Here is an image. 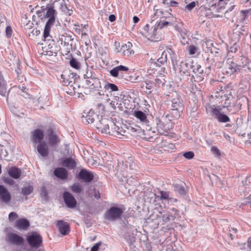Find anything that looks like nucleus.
I'll return each instance as SVG.
<instances>
[{
  "instance_id": "nucleus-11",
  "label": "nucleus",
  "mask_w": 251,
  "mask_h": 251,
  "mask_svg": "<svg viewBox=\"0 0 251 251\" xmlns=\"http://www.w3.org/2000/svg\"><path fill=\"white\" fill-rule=\"evenodd\" d=\"M47 137L49 145L51 147H55L60 142L59 138L54 133L52 128H49L47 130Z\"/></svg>"
},
{
  "instance_id": "nucleus-19",
  "label": "nucleus",
  "mask_w": 251,
  "mask_h": 251,
  "mask_svg": "<svg viewBox=\"0 0 251 251\" xmlns=\"http://www.w3.org/2000/svg\"><path fill=\"white\" fill-rule=\"evenodd\" d=\"M56 226L59 232L63 235H66L70 232V226L67 222L59 221L56 224Z\"/></svg>"
},
{
  "instance_id": "nucleus-4",
  "label": "nucleus",
  "mask_w": 251,
  "mask_h": 251,
  "mask_svg": "<svg viewBox=\"0 0 251 251\" xmlns=\"http://www.w3.org/2000/svg\"><path fill=\"white\" fill-rule=\"evenodd\" d=\"M124 211L125 208L122 205L120 206H111L106 211L104 215V218L110 222L115 221L121 219Z\"/></svg>"
},
{
  "instance_id": "nucleus-36",
  "label": "nucleus",
  "mask_w": 251,
  "mask_h": 251,
  "mask_svg": "<svg viewBox=\"0 0 251 251\" xmlns=\"http://www.w3.org/2000/svg\"><path fill=\"white\" fill-rule=\"evenodd\" d=\"M95 102H98L97 104V108L99 109V113L97 115V117L98 119H100L99 116H100L101 118L102 117L103 115L104 114V112L105 111L104 104L107 103L108 101L102 102V101H95Z\"/></svg>"
},
{
  "instance_id": "nucleus-58",
  "label": "nucleus",
  "mask_w": 251,
  "mask_h": 251,
  "mask_svg": "<svg viewBox=\"0 0 251 251\" xmlns=\"http://www.w3.org/2000/svg\"><path fill=\"white\" fill-rule=\"evenodd\" d=\"M199 74H196V78H195L194 76H192V78L191 79V81H192V80L194 79V81H201L202 80H203L204 77H203V75L202 74V75H198Z\"/></svg>"
},
{
  "instance_id": "nucleus-31",
  "label": "nucleus",
  "mask_w": 251,
  "mask_h": 251,
  "mask_svg": "<svg viewBox=\"0 0 251 251\" xmlns=\"http://www.w3.org/2000/svg\"><path fill=\"white\" fill-rule=\"evenodd\" d=\"M38 152L42 156H47L49 154V149L47 144L45 142L39 143L37 147Z\"/></svg>"
},
{
  "instance_id": "nucleus-34",
  "label": "nucleus",
  "mask_w": 251,
  "mask_h": 251,
  "mask_svg": "<svg viewBox=\"0 0 251 251\" xmlns=\"http://www.w3.org/2000/svg\"><path fill=\"white\" fill-rule=\"evenodd\" d=\"M9 175L15 179L19 178L21 175V170L16 167H12L8 171Z\"/></svg>"
},
{
  "instance_id": "nucleus-39",
  "label": "nucleus",
  "mask_w": 251,
  "mask_h": 251,
  "mask_svg": "<svg viewBox=\"0 0 251 251\" xmlns=\"http://www.w3.org/2000/svg\"><path fill=\"white\" fill-rule=\"evenodd\" d=\"M53 25V24H51L50 23H46L43 33V37L45 39L48 37L52 38L51 36H50V31L51 27Z\"/></svg>"
},
{
  "instance_id": "nucleus-40",
  "label": "nucleus",
  "mask_w": 251,
  "mask_h": 251,
  "mask_svg": "<svg viewBox=\"0 0 251 251\" xmlns=\"http://www.w3.org/2000/svg\"><path fill=\"white\" fill-rule=\"evenodd\" d=\"M193 72L195 74H200L202 75L203 73V71L201 68V67L200 65L196 63L195 64H193V67L192 68Z\"/></svg>"
},
{
  "instance_id": "nucleus-30",
  "label": "nucleus",
  "mask_w": 251,
  "mask_h": 251,
  "mask_svg": "<svg viewBox=\"0 0 251 251\" xmlns=\"http://www.w3.org/2000/svg\"><path fill=\"white\" fill-rule=\"evenodd\" d=\"M170 49L164 50L162 52L161 56L159 57L156 62H154V65L156 66L160 67L161 65H163L167 62V55L168 53H170Z\"/></svg>"
},
{
  "instance_id": "nucleus-27",
  "label": "nucleus",
  "mask_w": 251,
  "mask_h": 251,
  "mask_svg": "<svg viewBox=\"0 0 251 251\" xmlns=\"http://www.w3.org/2000/svg\"><path fill=\"white\" fill-rule=\"evenodd\" d=\"M96 56L98 58H100L103 64H105V61L108 56L107 49L102 47H98Z\"/></svg>"
},
{
  "instance_id": "nucleus-46",
  "label": "nucleus",
  "mask_w": 251,
  "mask_h": 251,
  "mask_svg": "<svg viewBox=\"0 0 251 251\" xmlns=\"http://www.w3.org/2000/svg\"><path fill=\"white\" fill-rule=\"evenodd\" d=\"M214 62L215 61L213 58L207 57L206 59V65L207 67L206 69L208 70V71L210 72L213 68Z\"/></svg>"
},
{
  "instance_id": "nucleus-13",
  "label": "nucleus",
  "mask_w": 251,
  "mask_h": 251,
  "mask_svg": "<svg viewBox=\"0 0 251 251\" xmlns=\"http://www.w3.org/2000/svg\"><path fill=\"white\" fill-rule=\"evenodd\" d=\"M96 130L98 132L107 134L109 133L108 120L100 117V120L97 123Z\"/></svg>"
},
{
  "instance_id": "nucleus-26",
  "label": "nucleus",
  "mask_w": 251,
  "mask_h": 251,
  "mask_svg": "<svg viewBox=\"0 0 251 251\" xmlns=\"http://www.w3.org/2000/svg\"><path fill=\"white\" fill-rule=\"evenodd\" d=\"M79 178L82 179L84 182H87L91 181L94 177L93 173L85 169H82L80 171Z\"/></svg>"
},
{
  "instance_id": "nucleus-59",
  "label": "nucleus",
  "mask_w": 251,
  "mask_h": 251,
  "mask_svg": "<svg viewBox=\"0 0 251 251\" xmlns=\"http://www.w3.org/2000/svg\"><path fill=\"white\" fill-rule=\"evenodd\" d=\"M13 31L11 27L10 26H7L5 29V33L7 37L8 38H10L12 36Z\"/></svg>"
},
{
  "instance_id": "nucleus-33",
  "label": "nucleus",
  "mask_w": 251,
  "mask_h": 251,
  "mask_svg": "<svg viewBox=\"0 0 251 251\" xmlns=\"http://www.w3.org/2000/svg\"><path fill=\"white\" fill-rule=\"evenodd\" d=\"M54 175L62 179H66L68 177V172L63 168H57L54 171Z\"/></svg>"
},
{
  "instance_id": "nucleus-51",
  "label": "nucleus",
  "mask_w": 251,
  "mask_h": 251,
  "mask_svg": "<svg viewBox=\"0 0 251 251\" xmlns=\"http://www.w3.org/2000/svg\"><path fill=\"white\" fill-rule=\"evenodd\" d=\"M106 90L110 89L111 91H117L118 90V87L114 84L108 83L106 82Z\"/></svg>"
},
{
  "instance_id": "nucleus-28",
  "label": "nucleus",
  "mask_w": 251,
  "mask_h": 251,
  "mask_svg": "<svg viewBox=\"0 0 251 251\" xmlns=\"http://www.w3.org/2000/svg\"><path fill=\"white\" fill-rule=\"evenodd\" d=\"M172 211L175 212L174 215H173L170 212H166L164 213L162 215V221L164 223H167L171 221V220L176 218V216H179V211L176 208H173Z\"/></svg>"
},
{
  "instance_id": "nucleus-29",
  "label": "nucleus",
  "mask_w": 251,
  "mask_h": 251,
  "mask_svg": "<svg viewBox=\"0 0 251 251\" xmlns=\"http://www.w3.org/2000/svg\"><path fill=\"white\" fill-rule=\"evenodd\" d=\"M85 115H83L82 117V121L83 123L86 125L92 124L94 121V111L91 109L88 112L85 113Z\"/></svg>"
},
{
  "instance_id": "nucleus-6",
  "label": "nucleus",
  "mask_w": 251,
  "mask_h": 251,
  "mask_svg": "<svg viewBox=\"0 0 251 251\" xmlns=\"http://www.w3.org/2000/svg\"><path fill=\"white\" fill-rule=\"evenodd\" d=\"M172 128V123L167 117H162L156 121V129L160 134H166Z\"/></svg>"
},
{
  "instance_id": "nucleus-49",
  "label": "nucleus",
  "mask_w": 251,
  "mask_h": 251,
  "mask_svg": "<svg viewBox=\"0 0 251 251\" xmlns=\"http://www.w3.org/2000/svg\"><path fill=\"white\" fill-rule=\"evenodd\" d=\"M198 1H192L189 3L187 4L185 7V10L188 11H191L196 5V4H198Z\"/></svg>"
},
{
  "instance_id": "nucleus-42",
  "label": "nucleus",
  "mask_w": 251,
  "mask_h": 251,
  "mask_svg": "<svg viewBox=\"0 0 251 251\" xmlns=\"http://www.w3.org/2000/svg\"><path fill=\"white\" fill-rule=\"evenodd\" d=\"M33 191V187L31 185H28L22 188V194L24 196H27Z\"/></svg>"
},
{
  "instance_id": "nucleus-5",
  "label": "nucleus",
  "mask_w": 251,
  "mask_h": 251,
  "mask_svg": "<svg viewBox=\"0 0 251 251\" xmlns=\"http://www.w3.org/2000/svg\"><path fill=\"white\" fill-rule=\"evenodd\" d=\"M206 110L220 123H227L230 121L226 115L221 112L222 109L220 107L217 108L214 105H208L206 107Z\"/></svg>"
},
{
  "instance_id": "nucleus-47",
  "label": "nucleus",
  "mask_w": 251,
  "mask_h": 251,
  "mask_svg": "<svg viewBox=\"0 0 251 251\" xmlns=\"http://www.w3.org/2000/svg\"><path fill=\"white\" fill-rule=\"evenodd\" d=\"M71 190L74 193H80L82 191V187L79 183H75L72 186Z\"/></svg>"
},
{
  "instance_id": "nucleus-53",
  "label": "nucleus",
  "mask_w": 251,
  "mask_h": 251,
  "mask_svg": "<svg viewBox=\"0 0 251 251\" xmlns=\"http://www.w3.org/2000/svg\"><path fill=\"white\" fill-rule=\"evenodd\" d=\"M3 80V75L1 72L0 71V94H2L4 93L5 92V88L2 83V80Z\"/></svg>"
},
{
  "instance_id": "nucleus-41",
  "label": "nucleus",
  "mask_w": 251,
  "mask_h": 251,
  "mask_svg": "<svg viewBox=\"0 0 251 251\" xmlns=\"http://www.w3.org/2000/svg\"><path fill=\"white\" fill-rule=\"evenodd\" d=\"M70 65L76 70H79L81 68L80 63L75 58H72L70 61Z\"/></svg>"
},
{
  "instance_id": "nucleus-16",
  "label": "nucleus",
  "mask_w": 251,
  "mask_h": 251,
  "mask_svg": "<svg viewBox=\"0 0 251 251\" xmlns=\"http://www.w3.org/2000/svg\"><path fill=\"white\" fill-rule=\"evenodd\" d=\"M127 165L126 164H125L123 161L118 162L116 167V175L118 177L121 176H123L124 178L127 177L128 176L127 174Z\"/></svg>"
},
{
  "instance_id": "nucleus-37",
  "label": "nucleus",
  "mask_w": 251,
  "mask_h": 251,
  "mask_svg": "<svg viewBox=\"0 0 251 251\" xmlns=\"http://www.w3.org/2000/svg\"><path fill=\"white\" fill-rule=\"evenodd\" d=\"M61 45L59 51L63 55L68 54L72 50V44H62Z\"/></svg>"
},
{
  "instance_id": "nucleus-52",
  "label": "nucleus",
  "mask_w": 251,
  "mask_h": 251,
  "mask_svg": "<svg viewBox=\"0 0 251 251\" xmlns=\"http://www.w3.org/2000/svg\"><path fill=\"white\" fill-rule=\"evenodd\" d=\"M153 83L151 82H145L142 84V88H144V87L149 90H151L153 87Z\"/></svg>"
},
{
  "instance_id": "nucleus-57",
  "label": "nucleus",
  "mask_w": 251,
  "mask_h": 251,
  "mask_svg": "<svg viewBox=\"0 0 251 251\" xmlns=\"http://www.w3.org/2000/svg\"><path fill=\"white\" fill-rule=\"evenodd\" d=\"M178 31L182 39L185 40L186 37H187L188 31L186 29L183 28L179 30Z\"/></svg>"
},
{
  "instance_id": "nucleus-10",
  "label": "nucleus",
  "mask_w": 251,
  "mask_h": 251,
  "mask_svg": "<svg viewBox=\"0 0 251 251\" xmlns=\"http://www.w3.org/2000/svg\"><path fill=\"white\" fill-rule=\"evenodd\" d=\"M56 38L55 37V39H48L50 40V41L48 46L47 51L50 55H52L53 53L56 54L60 50V44L57 42Z\"/></svg>"
},
{
  "instance_id": "nucleus-63",
  "label": "nucleus",
  "mask_w": 251,
  "mask_h": 251,
  "mask_svg": "<svg viewBox=\"0 0 251 251\" xmlns=\"http://www.w3.org/2000/svg\"><path fill=\"white\" fill-rule=\"evenodd\" d=\"M161 199L164 200H167L169 198V193L167 192L161 191Z\"/></svg>"
},
{
  "instance_id": "nucleus-22",
  "label": "nucleus",
  "mask_w": 251,
  "mask_h": 251,
  "mask_svg": "<svg viewBox=\"0 0 251 251\" xmlns=\"http://www.w3.org/2000/svg\"><path fill=\"white\" fill-rule=\"evenodd\" d=\"M11 195L7 189L3 186L0 185V199L6 203H8L11 200Z\"/></svg>"
},
{
  "instance_id": "nucleus-44",
  "label": "nucleus",
  "mask_w": 251,
  "mask_h": 251,
  "mask_svg": "<svg viewBox=\"0 0 251 251\" xmlns=\"http://www.w3.org/2000/svg\"><path fill=\"white\" fill-rule=\"evenodd\" d=\"M154 81V85L157 86H159L161 84H164L165 82L164 76L162 75L157 77Z\"/></svg>"
},
{
  "instance_id": "nucleus-62",
  "label": "nucleus",
  "mask_w": 251,
  "mask_h": 251,
  "mask_svg": "<svg viewBox=\"0 0 251 251\" xmlns=\"http://www.w3.org/2000/svg\"><path fill=\"white\" fill-rule=\"evenodd\" d=\"M238 46L236 43H234L233 45L230 47L228 51L231 52H236L238 50Z\"/></svg>"
},
{
  "instance_id": "nucleus-43",
  "label": "nucleus",
  "mask_w": 251,
  "mask_h": 251,
  "mask_svg": "<svg viewBox=\"0 0 251 251\" xmlns=\"http://www.w3.org/2000/svg\"><path fill=\"white\" fill-rule=\"evenodd\" d=\"M175 190L178 193L181 195H184L186 194V191L184 188L179 184H175L174 185Z\"/></svg>"
},
{
  "instance_id": "nucleus-60",
  "label": "nucleus",
  "mask_w": 251,
  "mask_h": 251,
  "mask_svg": "<svg viewBox=\"0 0 251 251\" xmlns=\"http://www.w3.org/2000/svg\"><path fill=\"white\" fill-rule=\"evenodd\" d=\"M211 152L215 155L219 156L220 155V151L219 150L216 146H212L211 148Z\"/></svg>"
},
{
  "instance_id": "nucleus-64",
  "label": "nucleus",
  "mask_w": 251,
  "mask_h": 251,
  "mask_svg": "<svg viewBox=\"0 0 251 251\" xmlns=\"http://www.w3.org/2000/svg\"><path fill=\"white\" fill-rule=\"evenodd\" d=\"M117 69L119 71H127L128 70V68L127 67L123 66V65H120L116 67Z\"/></svg>"
},
{
  "instance_id": "nucleus-25",
  "label": "nucleus",
  "mask_w": 251,
  "mask_h": 251,
  "mask_svg": "<svg viewBox=\"0 0 251 251\" xmlns=\"http://www.w3.org/2000/svg\"><path fill=\"white\" fill-rule=\"evenodd\" d=\"M44 136V134L42 130L36 129L32 132L31 139L34 144L39 143L42 142L41 141L43 139Z\"/></svg>"
},
{
  "instance_id": "nucleus-9",
  "label": "nucleus",
  "mask_w": 251,
  "mask_h": 251,
  "mask_svg": "<svg viewBox=\"0 0 251 251\" xmlns=\"http://www.w3.org/2000/svg\"><path fill=\"white\" fill-rule=\"evenodd\" d=\"M136 230L135 226L127 224L124 223V226L123 227L122 231L124 238L129 243L132 242L134 241V232Z\"/></svg>"
},
{
  "instance_id": "nucleus-55",
  "label": "nucleus",
  "mask_w": 251,
  "mask_h": 251,
  "mask_svg": "<svg viewBox=\"0 0 251 251\" xmlns=\"http://www.w3.org/2000/svg\"><path fill=\"white\" fill-rule=\"evenodd\" d=\"M241 60L244 62V64H246L245 66H247L248 69L251 71V62H249L248 58L244 56H242Z\"/></svg>"
},
{
  "instance_id": "nucleus-21",
  "label": "nucleus",
  "mask_w": 251,
  "mask_h": 251,
  "mask_svg": "<svg viewBox=\"0 0 251 251\" xmlns=\"http://www.w3.org/2000/svg\"><path fill=\"white\" fill-rule=\"evenodd\" d=\"M132 44L130 42H127V44L123 45L119 52H121L123 55L129 56L134 54V51L132 49Z\"/></svg>"
},
{
  "instance_id": "nucleus-15",
  "label": "nucleus",
  "mask_w": 251,
  "mask_h": 251,
  "mask_svg": "<svg viewBox=\"0 0 251 251\" xmlns=\"http://www.w3.org/2000/svg\"><path fill=\"white\" fill-rule=\"evenodd\" d=\"M61 76L63 85L66 86L70 85V87H73L74 90V87H73V84L74 83L75 79L72 75L70 72H64Z\"/></svg>"
},
{
  "instance_id": "nucleus-7",
  "label": "nucleus",
  "mask_w": 251,
  "mask_h": 251,
  "mask_svg": "<svg viewBox=\"0 0 251 251\" xmlns=\"http://www.w3.org/2000/svg\"><path fill=\"white\" fill-rule=\"evenodd\" d=\"M246 65V64H244L243 62L242 64H237L234 62L233 59L228 58L225 65L224 70L226 74L230 76L239 70L240 67H245Z\"/></svg>"
},
{
  "instance_id": "nucleus-48",
  "label": "nucleus",
  "mask_w": 251,
  "mask_h": 251,
  "mask_svg": "<svg viewBox=\"0 0 251 251\" xmlns=\"http://www.w3.org/2000/svg\"><path fill=\"white\" fill-rule=\"evenodd\" d=\"M187 50L190 55H193L197 52L199 48L194 45H190L188 47Z\"/></svg>"
},
{
  "instance_id": "nucleus-2",
  "label": "nucleus",
  "mask_w": 251,
  "mask_h": 251,
  "mask_svg": "<svg viewBox=\"0 0 251 251\" xmlns=\"http://www.w3.org/2000/svg\"><path fill=\"white\" fill-rule=\"evenodd\" d=\"M106 86V81L95 78V101H109V96L105 94Z\"/></svg>"
},
{
  "instance_id": "nucleus-8",
  "label": "nucleus",
  "mask_w": 251,
  "mask_h": 251,
  "mask_svg": "<svg viewBox=\"0 0 251 251\" xmlns=\"http://www.w3.org/2000/svg\"><path fill=\"white\" fill-rule=\"evenodd\" d=\"M93 66H91L90 68H88L86 74L84 75V78L86 79L85 84L87 86L84 92L85 94H88L89 92L91 93L94 92L93 88L88 89L90 87L92 86L94 84V76L93 74Z\"/></svg>"
},
{
  "instance_id": "nucleus-45",
  "label": "nucleus",
  "mask_w": 251,
  "mask_h": 251,
  "mask_svg": "<svg viewBox=\"0 0 251 251\" xmlns=\"http://www.w3.org/2000/svg\"><path fill=\"white\" fill-rule=\"evenodd\" d=\"M84 26L82 25H79L78 23L74 24V29L75 32L78 34H83V29Z\"/></svg>"
},
{
  "instance_id": "nucleus-54",
  "label": "nucleus",
  "mask_w": 251,
  "mask_h": 251,
  "mask_svg": "<svg viewBox=\"0 0 251 251\" xmlns=\"http://www.w3.org/2000/svg\"><path fill=\"white\" fill-rule=\"evenodd\" d=\"M18 217V214L14 212H11L8 215V220L10 222H12L15 221Z\"/></svg>"
},
{
  "instance_id": "nucleus-20",
  "label": "nucleus",
  "mask_w": 251,
  "mask_h": 251,
  "mask_svg": "<svg viewBox=\"0 0 251 251\" xmlns=\"http://www.w3.org/2000/svg\"><path fill=\"white\" fill-rule=\"evenodd\" d=\"M29 226V222L25 218L18 219L14 223V226L20 230H26Z\"/></svg>"
},
{
  "instance_id": "nucleus-38",
  "label": "nucleus",
  "mask_w": 251,
  "mask_h": 251,
  "mask_svg": "<svg viewBox=\"0 0 251 251\" xmlns=\"http://www.w3.org/2000/svg\"><path fill=\"white\" fill-rule=\"evenodd\" d=\"M63 166L70 168L73 169L75 166V161L70 158H66L62 161Z\"/></svg>"
},
{
  "instance_id": "nucleus-17",
  "label": "nucleus",
  "mask_w": 251,
  "mask_h": 251,
  "mask_svg": "<svg viewBox=\"0 0 251 251\" xmlns=\"http://www.w3.org/2000/svg\"><path fill=\"white\" fill-rule=\"evenodd\" d=\"M132 115L136 119L139 120L142 124L149 126V121L145 113L140 110H135Z\"/></svg>"
},
{
  "instance_id": "nucleus-50",
  "label": "nucleus",
  "mask_w": 251,
  "mask_h": 251,
  "mask_svg": "<svg viewBox=\"0 0 251 251\" xmlns=\"http://www.w3.org/2000/svg\"><path fill=\"white\" fill-rule=\"evenodd\" d=\"M146 133H145V135H148L150 138L153 139V135L155 133V131L154 130H152L151 128L150 127V125H149V126H146Z\"/></svg>"
},
{
  "instance_id": "nucleus-12",
  "label": "nucleus",
  "mask_w": 251,
  "mask_h": 251,
  "mask_svg": "<svg viewBox=\"0 0 251 251\" xmlns=\"http://www.w3.org/2000/svg\"><path fill=\"white\" fill-rule=\"evenodd\" d=\"M27 240L31 247L38 248L42 242V238L39 234L35 233L29 235Z\"/></svg>"
},
{
  "instance_id": "nucleus-3",
  "label": "nucleus",
  "mask_w": 251,
  "mask_h": 251,
  "mask_svg": "<svg viewBox=\"0 0 251 251\" xmlns=\"http://www.w3.org/2000/svg\"><path fill=\"white\" fill-rule=\"evenodd\" d=\"M64 5V0H55L52 3L48 4L45 9L46 12L44 16L45 18L48 19L47 22L54 24L57 15V12L54 8L59 6L61 9H63Z\"/></svg>"
},
{
  "instance_id": "nucleus-61",
  "label": "nucleus",
  "mask_w": 251,
  "mask_h": 251,
  "mask_svg": "<svg viewBox=\"0 0 251 251\" xmlns=\"http://www.w3.org/2000/svg\"><path fill=\"white\" fill-rule=\"evenodd\" d=\"M110 74H111V75L112 76H113L114 77L118 76V74H119V71L117 69V67H116L114 68L113 69H112L110 71Z\"/></svg>"
},
{
  "instance_id": "nucleus-18",
  "label": "nucleus",
  "mask_w": 251,
  "mask_h": 251,
  "mask_svg": "<svg viewBox=\"0 0 251 251\" xmlns=\"http://www.w3.org/2000/svg\"><path fill=\"white\" fill-rule=\"evenodd\" d=\"M192 67L193 62H180L179 69L181 75L186 74V75H190V70Z\"/></svg>"
},
{
  "instance_id": "nucleus-1",
  "label": "nucleus",
  "mask_w": 251,
  "mask_h": 251,
  "mask_svg": "<svg viewBox=\"0 0 251 251\" xmlns=\"http://www.w3.org/2000/svg\"><path fill=\"white\" fill-rule=\"evenodd\" d=\"M168 107L171 110V115L175 119H178L182 113L184 106L182 100L178 95L174 93L171 96V99L167 101Z\"/></svg>"
},
{
  "instance_id": "nucleus-14",
  "label": "nucleus",
  "mask_w": 251,
  "mask_h": 251,
  "mask_svg": "<svg viewBox=\"0 0 251 251\" xmlns=\"http://www.w3.org/2000/svg\"><path fill=\"white\" fill-rule=\"evenodd\" d=\"M64 201L69 208H75L76 205V201L74 197L70 193L65 192L63 194Z\"/></svg>"
},
{
  "instance_id": "nucleus-56",
  "label": "nucleus",
  "mask_w": 251,
  "mask_h": 251,
  "mask_svg": "<svg viewBox=\"0 0 251 251\" xmlns=\"http://www.w3.org/2000/svg\"><path fill=\"white\" fill-rule=\"evenodd\" d=\"M183 156L188 159H191L194 156V153L193 151H190L184 153Z\"/></svg>"
},
{
  "instance_id": "nucleus-23",
  "label": "nucleus",
  "mask_w": 251,
  "mask_h": 251,
  "mask_svg": "<svg viewBox=\"0 0 251 251\" xmlns=\"http://www.w3.org/2000/svg\"><path fill=\"white\" fill-rule=\"evenodd\" d=\"M73 40V38L72 36L67 33L59 35L58 37L56 38L57 42L60 43V45L72 44Z\"/></svg>"
},
{
  "instance_id": "nucleus-32",
  "label": "nucleus",
  "mask_w": 251,
  "mask_h": 251,
  "mask_svg": "<svg viewBox=\"0 0 251 251\" xmlns=\"http://www.w3.org/2000/svg\"><path fill=\"white\" fill-rule=\"evenodd\" d=\"M9 240L13 244L20 245L24 242V239L15 233H11L8 235Z\"/></svg>"
},
{
  "instance_id": "nucleus-24",
  "label": "nucleus",
  "mask_w": 251,
  "mask_h": 251,
  "mask_svg": "<svg viewBox=\"0 0 251 251\" xmlns=\"http://www.w3.org/2000/svg\"><path fill=\"white\" fill-rule=\"evenodd\" d=\"M203 46H205L207 48L206 51H209L211 53H219V49L216 47L218 45L212 40H207L203 44Z\"/></svg>"
},
{
  "instance_id": "nucleus-35",
  "label": "nucleus",
  "mask_w": 251,
  "mask_h": 251,
  "mask_svg": "<svg viewBox=\"0 0 251 251\" xmlns=\"http://www.w3.org/2000/svg\"><path fill=\"white\" fill-rule=\"evenodd\" d=\"M169 23L167 21H160L159 22H156L153 30V36H155L157 34V31L158 29H161L163 27L169 25Z\"/></svg>"
}]
</instances>
